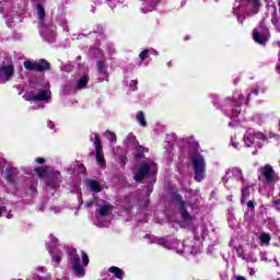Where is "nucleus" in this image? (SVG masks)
Returning <instances> with one entry per match:
<instances>
[{
  "label": "nucleus",
  "instance_id": "nucleus-25",
  "mask_svg": "<svg viewBox=\"0 0 280 280\" xmlns=\"http://www.w3.org/2000/svg\"><path fill=\"white\" fill-rule=\"evenodd\" d=\"M86 84H89V73L84 72V74L78 80L75 89L82 91V89H86Z\"/></svg>",
  "mask_w": 280,
  "mask_h": 280
},
{
  "label": "nucleus",
  "instance_id": "nucleus-53",
  "mask_svg": "<svg viewBox=\"0 0 280 280\" xmlns=\"http://www.w3.org/2000/svg\"><path fill=\"white\" fill-rule=\"evenodd\" d=\"M47 126H48V128H50V130H54V128H55V124H54V121H51V120H49L48 122H47Z\"/></svg>",
  "mask_w": 280,
  "mask_h": 280
},
{
  "label": "nucleus",
  "instance_id": "nucleus-13",
  "mask_svg": "<svg viewBox=\"0 0 280 280\" xmlns=\"http://www.w3.org/2000/svg\"><path fill=\"white\" fill-rule=\"evenodd\" d=\"M91 141L96 150V161L98 165H106V160H104V150L102 148V140L100 139V135L93 133V136L91 137Z\"/></svg>",
  "mask_w": 280,
  "mask_h": 280
},
{
  "label": "nucleus",
  "instance_id": "nucleus-44",
  "mask_svg": "<svg viewBox=\"0 0 280 280\" xmlns=\"http://www.w3.org/2000/svg\"><path fill=\"white\" fill-rule=\"evenodd\" d=\"M93 32L94 34H100V36H102V32H104V27H102V25H96V28Z\"/></svg>",
  "mask_w": 280,
  "mask_h": 280
},
{
  "label": "nucleus",
  "instance_id": "nucleus-18",
  "mask_svg": "<svg viewBox=\"0 0 280 280\" xmlns=\"http://www.w3.org/2000/svg\"><path fill=\"white\" fill-rule=\"evenodd\" d=\"M39 32L43 39L46 40L47 43H54V40H56V32L54 31V26L49 27V26H45L44 24L39 26Z\"/></svg>",
  "mask_w": 280,
  "mask_h": 280
},
{
  "label": "nucleus",
  "instance_id": "nucleus-62",
  "mask_svg": "<svg viewBox=\"0 0 280 280\" xmlns=\"http://www.w3.org/2000/svg\"><path fill=\"white\" fill-rule=\"evenodd\" d=\"M149 151H150V149L142 147V152H149Z\"/></svg>",
  "mask_w": 280,
  "mask_h": 280
},
{
  "label": "nucleus",
  "instance_id": "nucleus-45",
  "mask_svg": "<svg viewBox=\"0 0 280 280\" xmlns=\"http://www.w3.org/2000/svg\"><path fill=\"white\" fill-rule=\"evenodd\" d=\"M273 209L280 211V199L273 200Z\"/></svg>",
  "mask_w": 280,
  "mask_h": 280
},
{
  "label": "nucleus",
  "instance_id": "nucleus-56",
  "mask_svg": "<svg viewBox=\"0 0 280 280\" xmlns=\"http://www.w3.org/2000/svg\"><path fill=\"white\" fill-rule=\"evenodd\" d=\"M79 172L81 174H84V172H86V167H84L82 164L79 166Z\"/></svg>",
  "mask_w": 280,
  "mask_h": 280
},
{
  "label": "nucleus",
  "instance_id": "nucleus-14",
  "mask_svg": "<svg viewBox=\"0 0 280 280\" xmlns=\"http://www.w3.org/2000/svg\"><path fill=\"white\" fill-rule=\"evenodd\" d=\"M14 78V65L3 63L0 66V84H5Z\"/></svg>",
  "mask_w": 280,
  "mask_h": 280
},
{
  "label": "nucleus",
  "instance_id": "nucleus-8",
  "mask_svg": "<svg viewBox=\"0 0 280 280\" xmlns=\"http://www.w3.org/2000/svg\"><path fill=\"white\" fill-rule=\"evenodd\" d=\"M253 38L258 45H266L270 40V30L266 26V18L253 30Z\"/></svg>",
  "mask_w": 280,
  "mask_h": 280
},
{
  "label": "nucleus",
  "instance_id": "nucleus-55",
  "mask_svg": "<svg viewBox=\"0 0 280 280\" xmlns=\"http://www.w3.org/2000/svg\"><path fill=\"white\" fill-rule=\"evenodd\" d=\"M136 119L139 124H141V112H138L136 115Z\"/></svg>",
  "mask_w": 280,
  "mask_h": 280
},
{
  "label": "nucleus",
  "instance_id": "nucleus-46",
  "mask_svg": "<svg viewBox=\"0 0 280 280\" xmlns=\"http://www.w3.org/2000/svg\"><path fill=\"white\" fill-rule=\"evenodd\" d=\"M107 1V4L109 5V8H115V5H117V3H119V1L117 0H106Z\"/></svg>",
  "mask_w": 280,
  "mask_h": 280
},
{
  "label": "nucleus",
  "instance_id": "nucleus-27",
  "mask_svg": "<svg viewBox=\"0 0 280 280\" xmlns=\"http://www.w3.org/2000/svg\"><path fill=\"white\" fill-rule=\"evenodd\" d=\"M57 23L59 27H62L63 32H69V20H67V16L59 15L57 19Z\"/></svg>",
  "mask_w": 280,
  "mask_h": 280
},
{
  "label": "nucleus",
  "instance_id": "nucleus-59",
  "mask_svg": "<svg viewBox=\"0 0 280 280\" xmlns=\"http://www.w3.org/2000/svg\"><path fill=\"white\" fill-rule=\"evenodd\" d=\"M79 205H84V201L82 200V194H79Z\"/></svg>",
  "mask_w": 280,
  "mask_h": 280
},
{
  "label": "nucleus",
  "instance_id": "nucleus-3",
  "mask_svg": "<svg viewBox=\"0 0 280 280\" xmlns=\"http://www.w3.org/2000/svg\"><path fill=\"white\" fill-rule=\"evenodd\" d=\"M259 0H238L234 3L233 13L237 16L238 23L244 24V14L254 16L259 12Z\"/></svg>",
  "mask_w": 280,
  "mask_h": 280
},
{
  "label": "nucleus",
  "instance_id": "nucleus-7",
  "mask_svg": "<svg viewBox=\"0 0 280 280\" xmlns=\"http://www.w3.org/2000/svg\"><path fill=\"white\" fill-rule=\"evenodd\" d=\"M194 170H195V180L201 183L205 179V172L207 170V163L205 162V156L196 152L190 158Z\"/></svg>",
  "mask_w": 280,
  "mask_h": 280
},
{
  "label": "nucleus",
  "instance_id": "nucleus-49",
  "mask_svg": "<svg viewBox=\"0 0 280 280\" xmlns=\"http://www.w3.org/2000/svg\"><path fill=\"white\" fill-rule=\"evenodd\" d=\"M5 5H8V1H0V12H3V10H5Z\"/></svg>",
  "mask_w": 280,
  "mask_h": 280
},
{
  "label": "nucleus",
  "instance_id": "nucleus-35",
  "mask_svg": "<svg viewBox=\"0 0 280 280\" xmlns=\"http://www.w3.org/2000/svg\"><path fill=\"white\" fill-rule=\"evenodd\" d=\"M60 70L65 71L66 73H71V71H73V65H71V62L62 63Z\"/></svg>",
  "mask_w": 280,
  "mask_h": 280
},
{
  "label": "nucleus",
  "instance_id": "nucleus-52",
  "mask_svg": "<svg viewBox=\"0 0 280 280\" xmlns=\"http://www.w3.org/2000/svg\"><path fill=\"white\" fill-rule=\"evenodd\" d=\"M247 207H248V209H255V203L253 202V200H249L247 202Z\"/></svg>",
  "mask_w": 280,
  "mask_h": 280
},
{
  "label": "nucleus",
  "instance_id": "nucleus-32",
  "mask_svg": "<svg viewBox=\"0 0 280 280\" xmlns=\"http://www.w3.org/2000/svg\"><path fill=\"white\" fill-rule=\"evenodd\" d=\"M73 89H75L73 83H67L61 90V95H69L73 93Z\"/></svg>",
  "mask_w": 280,
  "mask_h": 280
},
{
  "label": "nucleus",
  "instance_id": "nucleus-50",
  "mask_svg": "<svg viewBox=\"0 0 280 280\" xmlns=\"http://www.w3.org/2000/svg\"><path fill=\"white\" fill-rule=\"evenodd\" d=\"M141 126L142 128H145V126H148V122L145 121V116L143 115V113L141 114Z\"/></svg>",
  "mask_w": 280,
  "mask_h": 280
},
{
  "label": "nucleus",
  "instance_id": "nucleus-4",
  "mask_svg": "<svg viewBox=\"0 0 280 280\" xmlns=\"http://www.w3.org/2000/svg\"><path fill=\"white\" fill-rule=\"evenodd\" d=\"M128 145L130 148V155L133 166L131 168L133 179L136 183H141V147L135 136L129 135L127 137Z\"/></svg>",
  "mask_w": 280,
  "mask_h": 280
},
{
  "label": "nucleus",
  "instance_id": "nucleus-17",
  "mask_svg": "<svg viewBox=\"0 0 280 280\" xmlns=\"http://www.w3.org/2000/svg\"><path fill=\"white\" fill-rule=\"evenodd\" d=\"M24 67L28 69V71L43 72L49 67V62L45 59H42L39 62L24 61Z\"/></svg>",
  "mask_w": 280,
  "mask_h": 280
},
{
  "label": "nucleus",
  "instance_id": "nucleus-51",
  "mask_svg": "<svg viewBox=\"0 0 280 280\" xmlns=\"http://www.w3.org/2000/svg\"><path fill=\"white\" fill-rule=\"evenodd\" d=\"M35 162L38 163V165H43V163H45V159H43V158H37V159L35 160Z\"/></svg>",
  "mask_w": 280,
  "mask_h": 280
},
{
  "label": "nucleus",
  "instance_id": "nucleus-11",
  "mask_svg": "<svg viewBox=\"0 0 280 280\" xmlns=\"http://www.w3.org/2000/svg\"><path fill=\"white\" fill-rule=\"evenodd\" d=\"M172 198L174 202H177L179 207V213L184 222H191L194 220V217L187 212V203L185 200H183V196L178 192H173Z\"/></svg>",
  "mask_w": 280,
  "mask_h": 280
},
{
  "label": "nucleus",
  "instance_id": "nucleus-42",
  "mask_svg": "<svg viewBox=\"0 0 280 280\" xmlns=\"http://www.w3.org/2000/svg\"><path fill=\"white\" fill-rule=\"evenodd\" d=\"M5 158L0 155V172H3V167H5Z\"/></svg>",
  "mask_w": 280,
  "mask_h": 280
},
{
  "label": "nucleus",
  "instance_id": "nucleus-21",
  "mask_svg": "<svg viewBox=\"0 0 280 280\" xmlns=\"http://www.w3.org/2000/svg\"><path fill=\"white\" fill-rule=\"evenodd\" d=\"M62 180V176L60 175V172L52 171L48 175V187L56 188L58 185H60Z\"/></svg>",
  "mask_w": 280,
  "mask_h": 280
},
{
  "label": "nucleus",
  "instance_id": "nucleus-12",
  "mask_svg": "<svg viewBox=\"0 0 280 280\" xmlns=\"http://www.w3.org/2000/svg\"><path fill=\"white\" fill-rule=\"evenodd\" d=\"M259 172L260 176H262L267 185H275V183L279 180V176L277 175L275 168H272L270 164H266L265 166L260 167Z\"/></svg>",
  "mask_w": 280,
  "mask_h": 280
},
{
  "label": "nucleus",
  "instance_id": "nucleus-60",
  "mask_svg": "<svg viewBox=\"0 0 280 280\" xmlns=\"http://www.w3.org/2000/svg\"><path fill=\"white\" fill-rule=\"evenodd\" d=\"M31 191H32V194H36V186L32 185L31 186Z\"/></svg>",
  "mask_w": 280,
  "mask_h": 280
},
{
  "label": "nucleus",
  "instance_id": "nucleus-61",
  "mask_svg": "<svg viewBox=\"0 0 280 280\" xmlns=\"http://www.w3.org/2000/svg\"><path fill=\"white\" fill-rule=\"evenodd\" d=\"M34 3L36 5V3H40L43 5V3H45V0H34Z\"/></svg>",
  "mask_w": 280,
  "mask_h": 280
},
{
  "label": "nucleus",
  "instance_id": "nucleus-20",
  "mask_svg": "<svg viewBox=\"0 0 280 280\" xmlns=\"http://www.w3.org/2000/svg\"><path fill=\"white\" fill-rule=\"evenodd\" d=\"M96 67H97V80L100 82H108V68L106 67V65H104V61L98 60L96 62Z\"/></svg>",
  "mask_w": 280,
  "mask_h": 280
},
{
  "label": "nucleus",
  "instance_id": "nucleus-58",
  "mask_svg": "<svg viewBox=\"0 0 280 280\" xmlns=\"http://www.w3.org/2000/svg\"><path fill=\"white\" fill-rule=\"evenodd\" d=\"M259 91H260V88L259 86H256L254 90H253V93L255 95H259Z\"/></svg>",
  "mask_w": 280,
  "mask_h": 280
},
{
  "label": "nucleus",
  "instance_id": "nucleus-26",
  "mask_svg": "<svg viewBox=\"0 0 280 280\" xmlns=\"http://www.w3.org/2000/svg\"><path fill=\"white\" fill-rule=\"evenodd\" d=\"M36 11H37V16L39 20V27H42L43 21L45 20L46 13H45V7L40 2L36 3Z\"/></svg>",
  "mask_w": 280,
  "mask_h": 280
},
{
  "label": "nucleus",
  "instance_id": "nucleus-2",
  "mask_svg": "<svg viewBox=\"0 0 280 280\" xmlns=\"http://www.w3.org/2000/svg\"><path fill=\"white\" fill-rule=\"evenodd\" d=\"M144 240H149V244H159V246H163L164 248H168V250H176L178 255H196L194 250V246L185 245V243L178 240H170V238H156L152 236V234H147Z\"/></svg>",
  "mask_w": 280,
  "mask_h": 280
},
{
  "label": "nucleus",
  "instance_id": "nucleus-39",
  "mask_svg": "<svg viewBox=\"0 0 280 280\" xmlns=\"http://www.w3.org/2000/svg\"><path fill=\"white\" fill-rule=\"evenodd\" d=\"M3 213H8V208H5V202L0 199V218L3 215Z\"/></svg>",
  "mask_w": 280,
  "mask_h": 280
},
{
  "label": "nucleus",
  "instance_id": "nucleus-37",
  "mask_svg": "<svg viewBox=\"0 0 280 280\" xmlns=\"http://www.w3.org/2000/svg\"><path fill=\"white\" fill-rule=\"evenodd\" d=\"M248 196H250V190L248 189V187L242 188V199H241L242 205H244V199L248 198Z\"/></svg>",
  "mask_w": 280,
  "mask_h": 280
},
{
  "label": "nucleus",
  "instance_id": "nucleus-41",
  "mask_svg": "<svg viewBox=\"0 0 280 280\" xmlns=\"http://www.w3.org/2000/svg\"><path fill=\"white\" fill-rule=\"evenodd\" d=\"M82 257V261H83V266H89V255H86V253L82 252L81 254Z\"/></svg>",
  "mask_w": 280,
  "mask_h": 280
},
{
  "label": "nucleus",
  "instance_id": "nucleus-48",
  "mask_svg": "<svg viewBox=\"0 0 280 280\" xmlns=\"http://www.w3.org/2000/svg\"><path fill=\"white\" fill-rule=\"evenodd\" d=\"M137 84H138V82L132 80L129 84V89H131L132 91H137Z\"/></svg>",
  "mask_w": 280,
  "mask_h": 280
},
{
  "label": "nucleus",
  "instance_id": "nucleus-6",
  "mask_svg": "<svg viewBox=\"0 0 280 280\" xmlns=\"http://www.w3.org/2000/svg\"><path fill=\"white\" fill-rule=\"evenodd\" d=\"M96 224L97 226H108L110 222V213H113V206L108 202L96 203Z\"/></svg>",
  "mask_w": 280,
  "mask_h": 280
},
{
  "label": "nucleus",
  "instance_id": "nucleus-29",
  "mask_svg": "<svg viewBox=\"0 0 280 280\" xmlns=\"http://www.w3.org/2000/svg\"><path fill=\"white\" fill-rule=\"evenodd\" d=\"M148 56H159V52L153 48L144 49L141 51V60L144 61Z\"/></svg>",
  "mask_w": 280,
  "mask_h": 280
},
{
  "label": "nucleus",
  "instance_id": "nucleus-1",
  "mask_svg": "<svg viewBox=\"0 0 280 280\" xmlns=\"http://www.w3.org/2000/svg\"><path fill=\"white\" fill-rule=\"evenodd\" d=\"M159 166L150 159H144L141 162V183L142 191L145 194L144 207H148V196L153 191V185L156 183V174Z\"/></svg>",
  "mask_w": 280,
  "mask_h": 280
},
{
  "label": "nucleus",
  "instance_id": "nucleus-31",
  "mask_svg": "<svg viewBox=\"0 0 280 280\" xmlns=\"http://www.w3.org/2000/svg\"><path fill=\"white\" fill-rule=\"evenodd\" d=\"M161 0H142L143 5H148L149 10L148 12H152L154 8H156V3H159Z\"/></svg>",
  "mask_w": 280,
  "mask_h": 280
},
{
  "label": "nucleus",
  "instance_id": "nucleus-10",
  "mask_svg": "<svg viewBox=\"0 0 280 280\" xmlns=\"http://www.w3.org/2000/svg\"><path fill=\"white\" fill-rule=\"evenodd\" d=\"M48 253L51 256V265L54 268H58L62 261V250H60V245H58V238L50 234V242L48 243Z\"/></svg>",
  "mask_w": 280,
  "mask_h": 280
},
{
  "label": "nucleus",
  "instance_id": "nucleus-5",
  "mask_svg": "<svg viewBox=\"0 0 280 280\" xmlns=\"http://www.w3.org/2000/svg\"><path fill=\"white\" fill-rule=\"evenodd\" d=\"M242 104H244V96L240 91H237L234 92L232 100L228 98L224 101L222 110H224L225 115L230 117V119H237V117H240V113H242V109H240Z\"/></svg>",
  "mask_w": 280,
  "mask_h": 280
},
{
  "label": "nucleus",
  "instance_id": "nucleus-30",
  "mask_svg": "<svg viewBox=\"0 0 280 280\" xmlns=\"http://www.w3.org/2000/svg\"><path fill=\"white\" fill-rule=\"evenodd\" d=\"M105 137L106 139H108L110 145H113L114 143H117V135H115V132L107 130L105 131Z\"/></svg>",
  "mask_w": 280,
  "mask_h": 280
},
{
  "label": "nucleus",
  "instance_id": "nucleus-54",
  "mask_svg": "<svg viewBox=\"0 0 280 280\" xmlns=\"http://www.w3.org/2000/svg\"><path fill=\"white\" fill-rule=\"evenodd\" d=\"M231 145L235 149H237V147L240 145V143L235 142V140H233V138L231 139Z\"/></svg>",
  "mask_w": 280,
  "mask_h": 280
},
{
  "label": "nucleus",
  "instance_id": "nucleus-23",
  "mask_svg": "<svg viewBox=\"0 0 280 280\" xmlns=\"http://www.w3.org/2000/svg\"><path fill=\"white\" fill-rule=\"evenodd\" d=\"M51 100V91L49 89L42 90L35 95V102H47Z\"/></svg>",
  "mask_w": 280,
  "mask_h": 280
},
{
  "label": "nucleus",
  "instance_id": "nucleus-47",
  "mask_svg": "<svg viewBox=\"0 0 280 280\" xmlns=\"http://www.w3.org/2000/svg\"><path fill=\"white\" fill-rule=\"evenodd\" d=\"M118 160L120 161V163H122V165H126V163H128V158L126 155L118 156Z\"/></svg>",
  "mask_w": 280,
  "mask_h": 280
},
{
  "label": "nucleus",
  "instance_id": "nucleus-36",
  "mask_svg": "<svg viewBox=\"0 0 280 280\" xmlns=\"http://www.w3.org/2000/svg\"><path fill=\"white\" fill-rule=\"evenodd\" d=\"M34 172L37 173V176H39V178H45V176H47V168L38 167L35 168Z\"/></svg>",
  "mask_w": 280,
  "mask_h": 280
},
{
  "label": "nucleus",
  "instance_id": "nucleus-9",
  "mask_svg": "<svg viewBox=\"0 0 280 280\" xmlns=\"http://www.w3.org/2000/svg\"><path fill=\"white\" fill-rule=\"evenodd\" d=\"M68 264L71 266L74 275L82 279L84 277L85 271L84 267L80 264V255L78 254V249L68 248Z\"/></svg>",
  "mask_w": 280,
  "mask_h": 280
},
{
  "label": "nucleus",
  "instance_id": "nucleus-43",
  "mask_svg": "<svg viewBox=\"0 0 280 280\" xmlns=\"http://www.w3.org/2000/svg\"><path fill=\"white\" fill-rule=\"evenodd\" d=\"M254 121H256V124H264V117L259 116V115H256L254 116Z\"/></svg>",
  "mask_w": 280,
  "mask_h": 280
},
{
  "label": "nucleus",
  "instance_id": "nucleus-24",
  "mask_svg": "<svg viewBox=\"0 0 280 280\" xmlns=\"http://www.w3.org/2000/svg\"><path fill=\"white\" fill-rule=\"evenodd\" d=\"M85 185L90 191H94L95 194H98V191H102V185L98 184L95 179H88L85 182Z\"/></svg>",
  "mask_w": 280,
  "mask_h": 280
},
{
  "label": "nucleus",
  "instance_id": "nucleus-15",
  "mask_svg": "<svg viewBox=\"0 0 280 280\" xmlns=\"http://www.w3.org/2000/svg\"><path fill=\"white\" fill-rule=\"evenodd\" d=\"M257 141H266V135L257 131H253V130H247L246 133L244 135V143L246 145V148H250V145H254V143H256Z\"/></svg>",
  "mask_w": 280,
  "mask_h": 280
},
{
  "label": "nucleus",
  "instance_id": "nucleus-22",
  "mask_svg": "<svg viewBox=\"0 0 280 280\" xmlns=\"http://www.w3.org/2000/svg\"><path fill=\"white\" fill-rule=\"evenodd\" d=\"M5 23L9 27H12V23H21V18L19 16V11H16V8H13L5 15Z\"/></svg>",
  "mask_w": 280,
  "mask_h": 280
},
{
  "label": "nucleus",
  "instance_id": "nucleus-28",
  "mask_svg": "<svg viewBox=\"0 0 280 280\" xmlns=\"http://www.w3.org/2000/svg\"><path fill=\"white\" fill-rule=\"evenodd\" d=\"M109 272H112V275H114V277L119 280H122L126 275L119 267H110Z\"/></svg>",
  "mask_w": 280,
  "mask_h": 280
},
{
  "label": "nucleus",
  "instance_id": "nucleus-34",
  "mask_svg": "<svg viewBox=\"0 0 280 280\" xmlns=\"http://www.w3.org/2000/svg\"><path fill=\"white\" fill-rule=\"evenodd\" d=\"M23 100H25L26 102H36V95L34 94V92H26L23 95Z\"/></svg>",
  "mask_w": 280,
  "mask_h": 280
},
{
  "label": "nucleus",
  "instance_id": "nucleus-64",
  "mask_svg": "<svg viewBox=\"0 0 280 280\" xmlns=\"http://www.w3.org/2000/svg\"><path fill=\"white\" fill-rule=\"evenodd\" d=\"M39 271L40 272H45V268H39Z\"/></svg>",
  "mask_w": 280,
  "mask_h": 280
},
{
  "label": "nucleus",
  "instance_id": "nucleus-38",
  "mask_svg": "<svg viewBox=\"0 0 280 280\" xmlns=\"http://www.w3.org/2000/svg\"><path fill=\"white\" fill-rule=\"evenodd\" d=\"M93 205H95V207H97V198H95V197L88 200L85 203V207H86V209H91V207H93Z\"/></svg>",
  "mask_w": 280,
  "mask_h": 280
},
{
  "label": "nucleus",
  "instance_id": "nucleus-57",
  "mask_svg": "<svg viewBox=\"0 0 280 280\" xmlns=\"http://www.w3.org/2000/svg\"><path fill=\"white\" fill-rule=\"evenodd\" d=\"M248 275L250 277H255V270L253 268H250V267H248Z\"/></svg>",
  "mask_w": 280,
  "mask_h": 280
},
{
  "label": "nucleus",
  "instance_id": "nucleus-19",
  "mask_svg": "<svg viewBox=\"0 0 280 280\" xmlns=\"http://www.w3.org/2000/svg\"><path fill=\"white\" fill-rule=\"evenodd\" d=\"M229 178H235V180H241V183H244V175H242V170L238 167L230 168L225 177H223V183H228Z\"/></svg>",
  "mask_w": 280,
  "mask_h": 280
},
{
  "label": "nucleus",
  "instance_id": "nucleus-16",
  "mask_svg": "<svg viewBox=\"0 0 280 280\" xmlns=\"http://www.w3.org/2000/svg\"><path fill=\"white\" fill-rule=\"evenodd\" d=\"M4 179L7 180L8 185L16 189V186L19 185V168L7 167Z\"/></svg>",
  "mask_w": 280,
  "mask_h": 280
},
{
  "label": "nucleus",
  "instance_id": "nucleus-33",
  "mask_svg": "<svg viewBox=\"0 0 280 280\" xmlns=\"http://www.w3.org/2000/svg\"><path fill=\"white\" fill-rule=\"evenodd\" d=\"M244 220L248 226H250L255 220V217L253 215V212L246 211L244 214Z\"/></svg>",
  "mask_w": 280,
  "mask_h": 280
},
{
  "label": "nucleus",
  "instance_id": "nucleus-63",
  "mask_svg": "<svg viewBox=\"0 0 280 280\" xmlns=\"http://www.w3.org/2000/svg\"><path fill=\"white\" fill-rule=\"evenodd\" d=\"M7 218H8V220H11L12 214H11V213H8V214H7Z\"/></svg>",
  "mask_w": 280,
  "mask_h": 280
},
{
  "label": "nucleus",
  "instance_id": "nucleus-40",
  "mask_svg": "<svg viewBox=\"0 0 280 280\" xmlns=\"http://www.w3.org/2000/svg\"><path fill=\"white\" fill-rule=\"evenodd\" d=\"M260 241H261L264 244H268V242H270V235H268V234H266V233L260 234Z\"/></svg>",
  "mask_w": 280,
  "mask_h": 280
}]
</instances>
